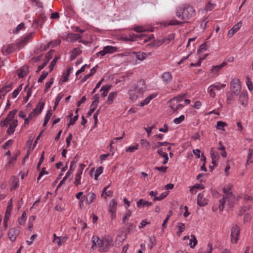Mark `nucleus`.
I'll return each instance as SVG.
<instances>
[{"label":"nucleus","mask_w":253,"mask_h":253,"mask_svg":"<svg viewBox=\"0 0 253 253\" xmlns=\"http://www.w3.org/2000/svg\"><path fill=\"white\" fill-rule=\"evenodd\" d=\"M26 220V213L24 211L20 217L18 218V222L20 225L23 224Z\"/></svg>","instance_id":"ea45409f"},{"label":"nucleus","mask_w":253,"mask_h":253,"mask_svg":"<svg viewBox=\"0 0 253 253\" xmlns=\"http://www.w3.org/2000/svg\"><path fill=\"white\" fill-rule=\"evenodd\" d=\"M230 190L231 187L230 186V185H228L226 187H225L223 188L222 191L223 193L226 194V196L227 197V198L228 197H231L232 195V192L230 191Z\"/></svg>","instance_id":"473e14b6"},{"label":"nucleus","mask_w":253,"mask_h":253,"mask_svg":"<svg viewBox=\"0 0 253 253\" xmlns=\"http://www.w3.org/2000/svg\"><path fill=\"white\" fill-rule=\"evenodd\" d=\"M205 188V186L203 184H195L191 189L190 191L193 192L194 189H203Z\"/></svg>","instance_id":"864d4df0"},{"label":"nucleus","mask_w":253,"mask_h":253,"mask_svg":"<svg viewBox=\"0 0 253 253\" xmlns=\"http://www.w3.org/2000/svg\"><path fill=\"white\" fill-rule=\"evenodd\" d=\"M58 59V57H55L53 59V60L51 61V62L50 63V65H49V68H50V71H51L53 70V68L54 67V66L55 65L56 62H57Z\"/></svg>","instance_id":"69168bd1"},{"label":"nucleus","mask_w":253,"mask_h":253,"mask_svg":"<svg viewBox=\"0 0 253 253\" xmlns=\"http://www.w3.org/2000/svg\"><path fill=\"white\" fill-rule=\"evenodd\" d=\"M138 144H136L135 145H133V146H130L126 149V151L133 152L135 150H136L138 149Z\"/></svg>","instance_id":"5fc2aeb1"},{"label":"nucleus","mask_w":253,"mask_h":253,"mask_svg":"<svg viewBox=\"0 0 253 253\" xmlns=\"http://www.w3.org/2000/svg\"><path fill=\"white\" fill-rule=\"evenodd\" d=\"M96 198V195L93 192H89L86 196V203L89 205L92 203Z\"/></svg>","instance_id":"aec40b11"},{"label":"nucleus","mask_w":253,"mask_h":253,"mask_svg":"<svg viewBox=\"0 0 253 253\" xmlns=\"http://www.w3.org/2000/svg\"><path fill=\"white\" fill-rule=\"evenodd\" d=\"M29 70V67L28 66H24L21 69L18 71V76L20 78L24 77L26 75Z\"/></svg>","instance_id":"6ab92c4d"},{"label":"nucleus","mask_w":253,"mask_h":253,"mask_svg":"<svg viewBox=\"0 0 253 253\" xmlns=\"http://www.w3.org/2000/svg\"><path fill=\"white\" fill-rule=\"evenodd\" d=\"M227 199V197L223 196L222 198L219 200V205L218 206L219 210L222 211L224 208V206L225 203V199Z\"/></svg>","instance_id":"4c0bfd02"},{"label":"nucleus","mask_w":253,"mask_h":253,"mask_svg":"<svg viewBox=\"0 0 253 253\" xmlns=\"http://www.w3.org/2000/svg\"><path fill=\"white\" fill-rule=\"evenodd\" d=\"M117 95L116 92H111L109 94V96L108 97L107 102L108 103L110 104L112 103L113 100H114L115 97Z\"/></svg>","instance_id":"58836bf2"},{"label":"nucleus","mask_w":253,"mask_h":253,"mask_svg":"<svg viewBox=\"0 0 253 253\" xmlns=\"http://www.w3.org/2000/svg\"><path fill=\"white\" fill-rule=\"evenodd\" d=\"M13 85L12 83H10V84H8L7 85H5V86H3L0 89V94L2 96H4L5 94L10 91V88Z\"/></svg>","instance_id":"a211bd4d"},{"label":"nucleus","mask_w":253,"mask_h":253,"mask_svg":"<svg viewBox=\"0 0 253 253\" xmlns=\"http://www.w3.org/2000/svg\"><path fill=\"white\" fill-rule=\"evenodd\" d=\"M176 227L178 228V231L176 232V234L180 236L181 233L185 229V225L184 223L179 222L177 223V225L176 226Z\"/></svg>","instance_id":"cd10ccee"},{"label":"nucleus","mask_w":253,"mask_h":253,"mask_svg":"<svg viewBox=\"0 0 253 253\" xmlns=\"http://www.w3.org/2000/svg\"><path fill=\"white\" fill-rule=\"evenodd\" d=\"M227 124L222 121H218L216 124V128L222 130H224V127L227 126Z\"/></svg>","instance_id":"e433bc0d"},{"label":"nucleus","mask_w":253,"mask_h":253,"mask_svg":"<svg viewBox=\"0 0 253 253\" xmlns=\"http://www.w3.org/2000/svg\"><path fill=\"white\" fill-rule=\"evenodd\" d=\"M134 87H135V89H137L138 93L142 94L146 89L145 81L143 80H139Z\"/></svg>","instance_id":"6e6552de"},{"label":"nucleus","mask_w":253,"mask_h":253,"mask_svg":"<svg viewBox=\"0 0 253 253\" xmlns=\"http://www.w3.org/2000/svg\"><path fill=\"white\" fill-rule=\"evenodd\" d=\"M44 106V103L43 102H40L37 107L29 114L28 118L31 120L33 117L40 114L42 111Z\"/></svg>","instance_id":"39448f33"},{"label":"nucleus","mask_w":253,"mask_h":253,"mask_svg":"<svg viewBox=\"0 0 253 253\" xmlns=\"http://www.w3.org/2000/svg\"><path fill=\"white\" fill-rule=\"evenodd\" d=\"M117 206V202L115 200L113 199L110 201L109 211L111 213L112 218L115 216Z\"/></svg>","instance_id":"f8f14e48"},{"label":"nucleus","mask_w":253,"mask_h":253,"mask_svg":"<svg viewBox=\"0 0 253 253\" xmlns=\"http://www.w3.org/2000/svg\"><path fill=\"white\" fill-rule=\"evenodd\" d=\"M17 112L16 110H13L9 112V113L7 115L6 117L5 118V119L8 122H12L13 120V119L14 117V115H15L16 113Z\"/></svg>","instance_id":"5701e85b"},{"label":"nucleus","mask_w":253,"mask_h":253,"mask_svg":"<svg viewBox=\"0 0 253 253\" xmlns=\"http://www.w3.org/2000/svg\"><path fill=\"white\" fill-rule=\"evenodd\" d=\"M64 179H67L69 178V182L73 178V171L72 170H69L66 174V175L64 177Z\"/></svg>","instance_id":"4d7b16f0"},{"label":"nucleus","mask_w":253,"mask_h":253,"mask_svg":"<svg viewBox=\"0 0 253 253\" xmlns=\"http://www.w3.org/2000/svg\"><path fill=\"white\" fill-rule=\"evenodd\" d=\"M133 54H134L136 55V57L137 60H139L140 61H143L145 60L146 58V54L144 52H133Z\"/></svg>","instance_id":"b1692460"},{"label":"nucleus","mask_w":253,"mask_h":253,"mask_svg":"<svg viewBox=\"0 0 253 253\" xmlns=\"http://www.w3.org/2000/svg\"><path fill=\"white\" fill-rule=\"evenodd\" d=\"M208 200L204 197L203 193H199L197 197V204L200 207H203L207 205Z\"/></svg>","instance_id":"9d476101"},{"label":"nucleus","mask_w":253,"mask_h":253,"mask_svg":"<svg viewBox=\"0 0 253 253\" xmlns=\"http://www.w3.org/2000/svg\"><path fill=\"white\" fill-rule=\"evenodd\" d=\"M195 13V10L193 7L187 4L179 6L176 11L177 17L185 22H187V21L193 17Z\"/></svg>","instance_id":"f257e3e1"},{"label":"nucleus","mask_w":253,"mask_h":253,"mask_svg":"<svg viewBox=\"0 0 253 253\" xmlns=\"http://www.w3.org/2000/svg\"><path fill=\"white\" fill-rule=\"evenodd\" d=\"M54 50H49L45 55L44 61H47V63L49 61L50 59H51L52 56V53H53Z\"/></svg>","instance_id":"de8ad7c7"},{"label":"nucleus","mask_w":253,"mask_h":253,"mask_svg":"<svg viewBox=\"0 0 253 253\" xmlns=\"http://www.w3.org/2000/svg\"><path fill=\"white\" fill-rule=\"evenodd\" d=\"M52 114L51 112V110H48L47 111L46 114L45 115L44 122L42 125L43 127H45L47 125L48 122H49V121L52 116Z\"/></svg>","instance_id":"c756f323"},{"label":"nucleus","mask_w":253,"mask_h":253,"mask_svg":"<svg viewBox=\"0 0 253 253\" xmlns=\"http://www.w3.org/2000/svg\"><path fill=\"white\" fill-rule=\"evenodd\" d=\"M79 115L78 114H77L73 118H71L69 121V123L68 124V126L69 127L70 126L73 125L77 121Z\"/></svg>","instance_id":"49530a36"},{"label":"nucleus","mask_w":253,"mask_h":253,"mask_svg":"<svg viewBox=\"0 0 253 253\" xmlns=\"http://www.w3.org/2000/svg\"><path fill=\"white\" fill-rule=\"evenodd\" d=\"M31 93H32L31 88H29L27 91L26 96L24 98L23 102L24 103H26L28 101L29 97L31 96Z\"/></svg>","instance_id":"052dcab7"},{"label":"nucleus","mask_w":253,"mask_h":253,"mask_svg":"<svg viewBox=\"0 0 253 253\" xmlns=\"http://www.w3.org/2000/svg\"><path fill=\"white\" fill-rule=\"evenodd\" d=\"M112 241L110 238L104 237L102 240H99L98 246L99 248L100 252H105L112 245Z\"/></svg>","instance_id":"7ed1b4c3"},{"label":"nucleus","mask_w":253,"mask_h":253,"mask_svg":"<svg viewBox=\"0 0 253 253\" xmlns=\"http://www.w3.org/2000/svg\"><path fill=\"white\" fill-rule=\"evenodd\" d=\"M191 239L190 240L189 245L191 248H194V247L197 244V240L195 236L193 234L191 235Z\"/></svg>","instance_id":"7c9ffc66"},{"label":"nucleus","mask_w":253,"mask_h":253,"mask_svg":"<svg viewBox=\"0 0 253 253\" xmlns=\"http://www.w3.org/2000/svg\"><path fill=\"white\" fill-rule=\"evenodd\" d=\"M9 126L15 129V127L18 125V121L17 120H13L12 122L9 123Z\"/></svg>","instance_id":"e2e57ef3"},{"label":"nucleus","mask_w":253,"mask_h":253,"mask_svg":"<svg viewBox=\"0 0 253 253\" xmlns=\"http://www.w3.org/2000/svg\"><path fill=\"white\" fill-rule=\"evenodd\" d=\"M43 160H44V151L42 152L41 157L39 161V163L37 165V169L38 170L40 169L41 165L42 164V162L43 161Z\"/></svg>","instance_id":"680f3d73"},{"label":"nucleus","mask_w":253,"mask_h":253,"mask_svg":"<svg viewBox=\"0 0 253 253\" xmlns=\"http://www.w3.org/2000/svg\"><path fill=\"white\" fill-rule=\"evenodd\" d=\"M81 52L82 51L79 48H74L72 51V55L70 56V60H74L75 59V58L78 55H79Z\"/></svg>","instance_id":"4be33fe9"},{"label":"nucleus","mask_w":253,"mask_h":253,"mask_svg":"<svg viewBox=\"0 0 253 253\" xmlns=\"http://www.w3.org/2000/svg\"><path fill=\"white\" fill-rule=\"evenodd\" d=\"M248 96L247 92H242L240 94L239 98V101L244 106H246L248 104Z\"/></svg>","instance_id":"ddd939ff"},{"label":"nucleus","mask_w":253,"mask_h":253,"mask_svg":"<svg viewBox=\"0 0 253 253\" xmlns=\"http://www.w3.org/2000/svg\"><path fill=\"white\" fill-rule=\"evenodd\" d=\"M247 85L248 86V89L250 90H252L253 89L252 82L249 77H247Z\"/></svg>","instance_id":"338daca9"},{"label":"nucleus","mask_w":253,"mask_h":253,"mask_svg":"<svg viewBox=\"0 0 253 253\" xmlns=\"http://www.w3.org/2000/svg\"><path fill=\"white\" fill-rule=\"evenodd\" d=\"M183 23V22L179 21L175 19H172L170 20L168 24H165V25H182Z\"/></svg>","instance_id":"2f4dec72"},{"label":"nucleus","mask_w":253,"mask_h":253,"mask_svg":"<svg viewBox=\"0 0 253 253\" xmlns=\"http://www.w3.org/2000/svg\"><path fill=\"white\" fill-rule=\"evenodd\" d=\"M48 72L45 71H43L42 72V74L40 76V78L38 79V83H42L44 79L46 78L47 76L48 75Z\"/></svg>","instance_id":"37998d69"},{"label":"nucleus","mask_w":253,"mask_h":253,"mask_svg":"<svg viewBox=\"0 0 253 253\" xmlns=\"http://www.w3.org/2000/svg\"><path fill=\"white\" fill-rule=\"evenodd\" d=\"M253 152L251 149H249V154L247 158V163H253Z\"/></svg>","instance_id":"3c124183"},{"label":"nucleus","mask_w":253,"mask_h":253,"mask_svg":"<svg viewBox=\"0 0 253 253\" xmlns=\"http://www.w3.org/2000/svg\"><path fill=\"white\" fill-rule=\"evenodd\" d=\"M162 78L163 79V81L165 83H169L172 80L171 74L170 72H165L162 75Z\"/></svg>","instance_id":"412c9836"},{"label":"nucleus","mask_w":253,"mask_h":253,"mask_svg":"<svg viewBox=\"0 0 253 253\" xmlns=\"http://www.w3.org/2000/svg\"><path fill=\"white\" fill-rule=\"evenodd\" d=\"M34 33H30L26 35L20 42L15 44H11L6 47L5 51L7 54L11 53L16 48L20 49L24 47L27 43L32 40Z\"/></svg>","instance_id":"f03ea898"},{"label":"nucleus","mask_w":253,"mask_h":253,"mask_svg":"<svg viewBox=\"0 0 253 253\" xmlns=\"http://www.w3.org/2000/svg\"><path fill=\"white\" fill-rule=\"evenodd\" d=\"M53 83V79L51 78L50 81L45 83L44 92H46L51 86Z\"/></svg>","instance_id":"13d9d810"},{"label":"nucleus","mask_w":253,"mask_h":253,"mask_svg":"<svg viewBox=\"0 0 253 253\" xmlns=\"http://www.w3.org/2000/svg\"><path fill=\"white\" fill-rule=\"evenodd\" d=\"M230 89L232 93L238 95L241 90V85L239 79H234L230 83Z\"/></svg>","instance_id":"20e7f679"},{"label":"nucleus","mask_w":253,"mask_h":253,"mask_svg":"<svg viewBox=\"0 0 253 253\" xmlns=\"http://www.w3.org/2000/svg\"><path fill=\"white\" fill-rule=\"evenodd\" d=\"M210 155L212 160H218L219 156L217 152L214 151V149L211 147L210 149Z\"/></svg>","instance_id":"c85d7f7f"},{"label":"nucleus","mask_w":253,"mask_h":253,"mask_svg":"<svg viewBox=\"0 0 253 253\" xmlns=\"http://www.w3.org/2000/svg\"><path fill=\"white\" fill-rule=\"evenodd\" d=\"M46 20V16L44 14H41L38 19H35L33 22V25L35 27H38L40 26L42 27Z\"/></svg>","instance_id":"9b49d317"},{"label":"nucleus","mask_w":253,"mask_h":253,"mask_svg":"<svg viewBox=\"0 0 253 253\" xmlns=\"http://www.w3.org/2000/svg\"><path fill=\"white\" fill-rule=\"evenodd\" d=\"M67 240V237L66 236L57 237L56 243L58 246L61 245L63 243H65Z\"/></svg>","instance_id":"72a5a7b5"},{"label":"nucleus","mask_w":253,"mask_h":253,"mask_svg":"<svg viewBox=\"0 0 253 253\" xmlns=\"http://www.w3.org/2000/svg\"><path fill=\"white\" fill-rule=\"evenodd\" d=\"M140 144L143 147L147 149H148L150 147V143L146 139H141Z\"/></svg>","instance_id":"79ce46f5"},{"label":"nucleus","mask_w":253,"mask_h":253,"mask_svg":"<svg viewBox=\"0 0 253 253\" xmlns=\"http://www.w3.org/2000/svg\"><path fill=\"white\" fill-rule=\"evenodd\" d=\"M185 96V94H181L177 96L173 97L172 99L170 100V102H174L175 101H176V103H178L179 102H180L182 100V98Z\"/></svg>","instance_id":"f704fd0d"},{"label":"nucleus","mask_w":253,"mask_h":253,"mask_svg":"<svg viewBox=\"0 0 253 253\" xmlns=\"http://www.w3.org/2000/svg\"><path fill=\"white\" fill-rule=\"evenodd\" d=\"M168 195V192H166L165 193H162L160 196H155L154 198V201H161L164 199Z\"/></svg>","instance_id":"a19ab883"},{"label":"nucleus","mask_w":253,"mask_h":253,"mask_svg":"<svg viewBox=\"0 0 253 253\" xmlns=\"http://www.w3.org/2000/svg\"><path fill=\"white\" fill-rule=\"evenodd\" d=\"M239 233V227L236 225L234 226L231 229V241L232 243L236 244L238 242Z\"/></svg>","instance_id":"423d86ee"},{"label":"nucleus","mask_w":253,"mask_h":253,"mask_svg":"<svg viewBox=\"0 0 253 253\" xmlns=\"http://www.w3.org/2000/svg\"><path fill=\"white\" fill-rule=\"evenodd\" d=\"M152 205V203L148 201L144 200L142 199H140L137 202V206L138 207H140L141 206H150Z\"/></svg>","instance_id":"a878e982"},{"label":"nucleus","mask_w":253,"mask_h":253,"mask_svg":"<svg viewBox=\"0 0 253 253\" xmlns=\"http://www.w3.org/2000/svg\"><path fill=\"white\" fill-rule=\"evenodd\" d=\"M82 36L79 34L69 33L66 37V40L69 42H72L78 40Z\"/></svg>","instance_id":"4468645a"},{"label":"nucleus","mask_w":253,"mask_h":253,"mask_svg":"<svg viewBox=\"0 0 253 253\" xmlns=\"http://www.w3.org/2000/svg\"><path fill=\"white\" fill-rule=\"evenodd\" d=\"M208 91L211 97L214 98L215 96V93L214 91V89L212 88V87L209 86L208 88Z\"/></svg>","instance_id":"0e129e2a"},{"label":"nucleus","mask_w":253,"mask_h":253,"mask_svg":"<svg viewBox=\"0 0 253 253\" xmlns=\"http://www.w3.org/2000/svg\"><path fill=\"white\" fill-rule=\"evenodd\" d=\"M25 27V24L24 23H21L19 24L15 29L13 30L14 34L18 33L20 30L23 29Z\"/></svg>","instance_id":"c9c22d12"},{"label":"nucleus","mask_w":253,"mask_h":253,"mask_svg":"<svg viewBox=\"0 0 253 253\" xmlns=\"http://www.w3.org/2000/svg\"><path fill=\"white\" fill-rule=\"evenodd\" d=\"M48 174V172H47L46 171H45V168H42V170L41 171V172H40L39 173V176L37 178V180L38 181H39L40 179L41 178V177L44 174Z\"/></svg>","instance_id":"6e6d98bb"},{"label":"nucleus","mask_w":253,"mask_h":253,"mask_svg":"<svg viewBox=\"0 0 253 253\" xmlns=\"http://www.w3.org/2000/svg\"><path fill=\"white\" fill-rule=\"evenodd\" d=\"M184 119H185L184 116L182 115L178 118H176L174 119L173 120V122L175 124H179L180 123H181L182 121H183L184 120Z\"/></svg>","instance_id":"09e8293b"},{"label":"nucleus","mask_w":253,"mask_h":253,"mask_svg":"<svg viewBox=\"0 0 253 253\" xmlns=\"http://www.w3.org/2000/svg\"><path fill=\"white\" fill-rule=\"evenodd\" d=\"M85 165L81 164L80 165V168L78 169V172L76 174L75 181L74 182V184L76 186H78L79 184H81V175L82 174L83 170L85 168Z\"/></svg>","instance_id":"1a4fd4ad"},{"label":"nucleus","mask_w":253,"mask_h":253,"mask_svg":"<svg viewBox=\"0 0 253 253\" xmlns=\"http://www.w3.org/2000/svg\"><path fill=\"white\" fill-rule=\"evenodd\" d=\"M112 87L111 85L106 84L103 85L100 89V92H102L101 96L103 97H105L107 95V94Z\"/></svg>","instance_id":"f3484780"},{"label":"nucleus","mask_w":253,"mask_h":253,"mask_svg":"<svg viewBox=\"0 0 253 253\" xmlns=\"http://www.w3.org/2000/svg\"><path fill=\"white\" fill-rule=\"evenodd\" d=\"M20 233V227H16L10 228L8 233V236L11 242H14Z\"/></svg>","instance_id":"0eeeda50"},{"label":"nucleus","mask_w":253,"mask_h":253,"mask_svg":"<svg viewBox=\"0 0 253 253\" xmlns=\"http://www.w3.org/2000/svg\"><path fill=\"white\" fill-rule=\"evenodd\" d=\"M136 37L143 40L144 42H146L151 40V38H154L153 35H151L150 37H147L145 34H139L136 35Z\"/></svg>","instance_id":"bb28decb"},{"label":"nucleus","mask_w":253,"mask_h":253,"mask_svg":"<svg viewBox=\"0 0 253 253\" xmlns=\"http://www.w3.org/2000/svg\"><path fill=\"white\" fill-rule=\"evenodd\" d=\"M103 48L105 49L106 54L113 53L117 51V48L113 46L107 45L104 46Z\"/></svg>","instance_id":"393cba45"},{"label":"nucleus","mask_w":253,"mask_h":253,"mask_svg":"<svg viewBox=\"0 0 253 253\" xmlns=\"http://www.w3.org/2000/svg\"><path fill=\"white\" fill-rule=\"evenodd\" d=\"M206 44L205 43H204L203 44H202L199 48L197 50V52L198 54L200 53L201 52H202L203 51H205L206 50Z\"/></svg>","instance_id":"774afa93"},{"label":"nucleus","mask_w":253,"mask_h":253,"mask_svg":"<svg viewBox=\"0 0 253 253\" xmlns=\"http://www.w3.org/2000/svg\"><path fill=\"white\" fill-rule=\"evenodd\" d=\"M174 104L173 105L171 104L170 105V107L173 110V112H175L176 111H177V110L182 109L184 107V105H183L182 104H177L176 105V107H174Z\"/></svg>","instance_id":"c03bdc74"},{"label":"nucleus","mask_w":253,"mask_h":253,"mask_svg":"<svg viewBox=\"0 0 253 253\" xmlns=\"http://www.w3.org/2000/svg\"><path fill=\"white\" fill-rule=\"evenodd\" d=\"M169 144H170V143L167 141L158 142L156 145L153 146L152 148L155 149L156 148L160 147L161 146H167Z\"/></svg>","instance_id":"a18cd8bd"},{"label":"nucleus","mask_w":253,"mask_h":253,"mask_svg":"<svg viewBox=\"0 0 253 253\" xmlns=\"http://www.w3.org/2000/svg\"><path fill=\"white\" fill-rule=\"evenodd\" d=\"M128 93L130 99L132 100L136 99L138 97L142 95L140 93H137V89H135V87L134 86L132 88L129 90Z\"/></svg>","instance_id":"2eb2a0df"},{"label":"nucleus","mask_w":253,"mask_h":253,"mask_svg":"<svg viewBox=\"0 0 253 253\" xmlns=\"http://www.w3.org/2000/svg\"><path fill=\"white\" fill-rule=\"evenodd\" d=\"M90 66V64H84L83 65L80 70H78L76 72V75L78 76L79 74L84 71L85 68H89Z\"/></svg>","instance_id":"8fccbe9b"},{"label":"nucleus","mask_w":253,"mask_h":253,"mask_svg":"<svg viewBox=\"0 0 253 253\" xmlns=\"http://www.w3.org/2000/svg\"><path fill=\"white\" fill-rule=\"evenodd\" d=\"M91 241L93 243L91 248H93L94 246H96V243H98L99 242V239L98 237L93 236L92 237Z\"/></svg>","instance_id":"bf43d9fd"},{"label":"nucleus","mask_w":253,"mask_h":253,"mask_svg":"<svg viewBox=\"0 0 253 253\" xmlns=\"http://www.w3.org/2000/svg\"><path fill=\"white\" fill-rule=\"evenodd\" d=\"M11 210H12L11 206L10 205H9V206L7 208V210L5 213V215H4V218H5V219L7 218L8 219H9V216L10 214V212H11Z\"/></svg>","instance_id":"603ef678"},{"label":"nucleus","mask_w":253,"mask_h":253,"mask_svg":"<svg viewBox=\"0 0 253 253\" xmlns=\"http://www.w3.org/2000/svg\"><path fill=\"white\" fill-rule=\"evenodd\" d=\"M242 22L240 21L235 24L232 29L228 31V36L231 37L236 32H237L241 28Z\"/></svg>","instance_id":"dca6fc26"}]
</instances>
